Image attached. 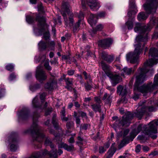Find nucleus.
I'll return each mask as SVG.
<instances>
[{"label":"nucleus","instance_id":"f257e3e1","mask_svg":"<svg viewBox=\"0 0 158 158\" xmlns=\"http://www.w3.org/2000/svg\"><path fill=\"white\" fill-rule=\"evenodd\" d=\"M150 24L147 26H144L139 23H136L134 28V31L136 32L139 33L137 36L135 40L138 44L135 45V49L133 52H130L126 55L127 59H137L139 58L140 54L142 52L143 49L140 48L142 42L145 43L148 39V33L150 31L151 29L154 25H156L158 27V19L154 17L151 18L150 22ZM145 43L143 45V47L144 46Z\"/></svg>","mask_w":158,"mask_h":158},{"label":"nucleus","instance_id":"f03ea898","mask_svg":"<svg viewBox=\"0 0 158 158\" xmlns=\"http://www.w3.org/2000/svg\"><path fill=\"white\" fill-rule=\"evenodd\" d=\"M144 69L140 68L138 72V75L136 77V81L134 85V89H137L142 93H146L151 92L158 87V75H156L154 78L153 83L152 82L147 85H143L142 86H139L140 84L143 83L146 80V75L144 73Z\"/></svg>","mask_w":158,"mask_h":158},{"label":"nucleus","instance_id":"7ed1b4c3","mask_svg":"<svg viewBox=\"0 0 158 158\" xmlns=\"http://www.w3.org/2000/svg\"><path fill=\"white\" fill-rule=\"evenodd\" d=\"M39 116L38 114L36 112L34 113L33 118V124L30 128L28 130V132L31 134L34 141L41 142L45 137V135L43 134L42 130L37 124V118Z\"/></svg>","mask_w":158,"mask_h":158},{"label":"nucleus","instance_id":"20e7f679","mask_svg":"<svg viewBox=\"0 0 158 158\" xmlns=\"http://www.w3.org/2000/svg\"><path fill=\"white\" fill-rule=\"evenodd\" d=\"M141 108H137L135 112H128L126 114V115L123 116L122 119L118 120L116 121V123L120 125H122L127 127L129 126L130 123V121L133 119L134 117H136L139 119H141L143 116V111H141Z\"/></svg>","mask_w":158,"mask_h":158},{"label":"nucleus","instance_id":"39448f33","mask_svg":"<svg viewBox=\"0 0 158 158\" xmlns=\"http://www.w3.org/2000/svg\"><path fill=\"white\" fill-rule=\"evenodd\" d=\"M61 14L63 16L65 25L67 26H72L74 22L73 13L70 12V6L67 2H63L61 7Z\"/></svg>","mask_w":158,"mask_h":158},{"label":"nucleus","instance_id":"423d86ee","mask_svg":"<svg viewBox=\"0 0 158 158\" xmlns=\"http://www.w3.org/2000/svg\"><path fill=\"white\" fill-rule=\"evenodd\" d=\"M36 20L38 22L39 33L41 34L43 33L44 39L47 40L50 37V34L47 29L45 17L39 14L36 16Z\"/></svg>","mask_w":158,"mask_h":158},{"label":"nucleus","instance_id":"0eeeda50","mask_svg":"<svg viewBox=\"0 0 158 158\" xmlns=\"http://www.w3.org/2000/svg\"><path fill=\"white\" fill-rule=\"evenodd\" d=\"M57 149L56 148L52 149L50 152L45 149L40 152L38 151L33 152L31 156L28 158H40L41 156H46L48 155L50 157L56 156Z\"/></svg>","mask_w":158,"mask_h":158},{"label":"nucleus","instance_id":"6e6552de","mask_svg":"<svg viewBox=\"0 0 158 158\" xmlns=\"http://www.w3.org/2000/svg\"><path fill=\"white\" fill-rule=\"evenodd\" d=\"M158 6V0H148L143 5L144 10L148 13H155Z\"/></svg>","mask_w":158,"mask_h":158},{"label":"nucleus","instance_id":"1a4fd4ad","mask_svg":"<svg viewBox=\"0 0 158 158\" xmlns=\"http://www.w3.org/2000/svg\"><path fill=\"white\" fill-rule=\"evenodd\" d=\"M157 126H158V120L150 123L149 128L145 131L146 134L153 139H156L157 135L155 134L157 133Z\"/></svg>","mask_w":158,"mask_h":158},{"label":"nucleus","instance_id":"9d476101","mask_svg":"<svg viewBox=\"0 0 158 158\" xmlns=\"http://www.w3.org/2000/svg\"><path fill=\"white\" fill-rule=\"evenodd\" d=\"M18 134L16 132H12L8 137V141L10 144V150L11 152H15L17 149V145L15 144L17 141Z\"/></svg>","mask_w":158,"mask_h":158},{"label":"nucleus","instance_id":"9b49d317","mask_svg":"<svg viewBox=\"0 0 158 158\" xmlns=\"http://www.w3.org/2000/svg\"><path fill=\"white\" fill-rule=\"evenodd\" d=\"M39 94L40 98L41 100V102L40 103L38 96H36L33 99L32 102L33 106L34 108L38 109L40 108L42 103L44 102L45 99V98L46 96V93H40Z\"/></svg>","mask_w":158,"mask_h":158},{"label":"nucleus","instance_id":"f8f14e48","mask_svg":"<svg viewBox=\"0 0 158 158\" xmlns=\"http://www.w3.org/2000/svg\"><path fill=\"white\" fill-rule=\"evenodd\" d=\"M42 66L39 65L37 68L35 76L37 79L42 83L47 78V75L44 71L42 69Z\"/></svg>","mask_w":158,"mask_h":158},{"label":"nucleus","instance_id":"ddd939ff","mask_svg":"<svg viewBox=\"0 0 158 158\" xmlns=\"http://www.w3.org/2000/svg\"><path fill=\"white\" fill-rule=\"evenodd\" d=\"M49 73L52 77L50 78V81L44 85V87L45 89L51 90L56 87L57 82L54 79V76L52 75L50 72Z\"/></svg>","mask_w":158,"mask_h":158},{"label":"nucleus","instance_id":"4468645a","mask_svg":"<svg viewBox=\"0 0 158 158\" xmlns=\"http://www.w3.org/2000/svg\"><path fill=\"white\" fill-rule=\"evenodd\" d=\"M86 4L93 11H97L99 8L100 6L96 0H86Z\"/></svg>","mask_w":158,"mask_h":158},{"label":"nucleus","instance_id":"2eb2a0df","mask_svg":"<svg viewBox=\"0 0 158 158\" xmlns=\"http://www.w3.org/2000/svg\"><path fill=\"white\" fill-rule=\"evenodd\" d=\"M112 40L110 38H107L100 40L98 42L99 46L104 48L109 47L112 44Z\"/></svg>","mask_w":158,"mask_h":158},{"label":"nucleus","instance_id":"dca6fc26","mask_svg":"<svg viewBox=\"0 0 158 158\" xmlns=\"http://www.w3.org/2000/svg\"><path fill=\"white\" fill-rule=\"evenodd\" d=\"M105 61L110 63L112 62L111 60H103L100 63L102 69L104 71L106 74L107 76L110 72V71L109 66L106 64Z\"/></svg>","mask_w":158,"mask_h":158},{"label":"nucleus","instance_id":"f3484780","mask_svg":"<svg viewBox=\"0 0 158 158\" xmlns=\"http://www.w3.org/2000/svg\"><path fill=\"white\" fill-rule=\"evenodd\" d=\"M29 113V112L27 108H23L19 113V117L21 119L25 120L28 117Z\"/></svg>","mask_w":158,"mask_h":158},{"label":"nucleus","instance_id":"a211bd4d","mask_svg":"<svg viewBox=\"0 0 158 158\" xmlns=\"http://www.w3.org/2000/svg\"><path fill=\"white\" fill-rule=\"evenodd\" d=\"M117 93L119 95L122 96H126L127 93V89L125 87H124L122 85H119L117 87Z\"/></svg>","mask_w":158,"mask_h":158},{"label":"nucleus","instance_id":"6ab92c4d","mask_svg":"<svg viewBox=\"0 0 158 158\" xmlns=\"http://www.w3.org/2000/svg\"><path fill=\"white\" fill-rule=\"evenodd\" d=\"M98 19V17L96 14H91L90 18L88 20V22L90 25L93 27L96 24Z\"/></svg>","mask_w":158,"mask_h":158},{"label":"nucleus","instance_id":"aec40b11","mask_svg":"<svg viewBox=\"0 0 158 158\" xmlns=\"http://www.w3.org/2000/svg\"><path fill=\"white\" fill-rule=\"evenodd\" d=\"M112 97L107 93L104 94L102 98V100L104 101L105 104L110 106L112 102Z\"/></svg>","mask_w":158,"mask_h":158},{"label":"nucleus","instance_id":"412c9836","mask_svg":"<svg viewBox=\"0 0 158 158\" xmlns=\"http://www.w3.org/2000/svg\"><path fill=\"white\" fill-rule=\"evenodd\" d=\"M111 79L112 82L116 84L118 83L121 80L120 76L117 75H113L110 73L107 75Z\"/></svg>","mask_w":158,"mask_h":158},{"label":"nucleus","instance_id":"4be33fe9","mask_svg":"<svg viewBox=\"0 0 158 158\" xmlns=\"http://www.w3.org/2000/svg\"><path fill=\"white\" fill-rule=\"evenodd\" d=\"M56 115L54 114L53 116L52 121V123L55 128L57 130H61L60 127L59 123L58 122V120L56 118Z\"/></svg>","mask_w":158,"mask_h":158},{"label":"nucleus","instance_id":"5701e85b","mask_svg":"<svg viewBox=\"0 0 158 158\" xmlns=\"http://www.w3.org/2000/svg\"><path fill=\"white\" fill-rule=\"evenodd\" d=\"M142 125L139 124L138 126L136 129H133L131 132V133L130 135L131 137H133V139L138 134L141 130Z\"/></svg>","mask_w":158,"mask_h":158},{"label":"nucleus","instance_id":"b1692460","mask_svg":"<svg viewBox=\"0 0 158 158\" xmlns=\"http://www.w3.org/2000/svg\"><path fill=\"white\" fill-rule=\"evenodd\" d=\"M102 59H112L114 58V56L113 54L108 55L106 53L103 52L100 54Z\"/></svg>","mask_w":158,"mask_h":158},{"label":"nucleus","instance_id":"393cba45","mask_svg":"<svg viewBox=\"0 0 158 158\" xmlns=\"http://www.w3.org/2000/svg\"><path fill=\"white\" fill-rule=\"evenodd\" d=\"M48 42L41 40L38 44L39 48L40 50H45L48 48Z\"/></svg>","mask_w":158,"mask_h":158},{"label":"nucleus","instance_id":"a878e982","mask_svg":"<svg viewBox=\"0 0 158 158\" xmlns=\"http://www.w3.org/2000/svg\"><path fill=\"white\" fill-rule=\"evenodd\" d=\"M93 110L95 112H101V105L99 104L94 103L91 105Z\"/></svg>","mask_w":158,"mask_h":158},{"label":"nucleus","instance_id":"bb28decb","mask_svg":"<svg viewBox=\"0 0 158 158\" xmlns=\"http://www.w3.org/2000/svg\"><path fill=\"white\" fill-rule=\"evenodd\" d=\"M157 60H147L146 62L144 63V66L145 67L148 66H152L154 64H156L158 62Z\"/></svg>","mask_w":158,"mask_h":158},{"label":"nucleus","instance_id":"cd10ccee","mask_svg":"<svg viewBox=\"0 0 158 158\" xmlns=\"http://www.w3.org/2000/svg\"><path fill=\"white\" fill-rule=\"evenodd\" d=\"M149 56L153 57H158V50L155 48H151L149 53Z\"/></svg>","mask_w":158,"mask_h":158},{"label":"nucleus","instance_id":"c85d7f7f","mask_svg":"<svg viewBox=\"0 0 158 158\" xmlns=\"http://www.w3.org/2000/svg\"><path fill=\"white\" fill-rule=\"evenodd\" d=\"M148 16L144 12H142L139 13L138 15L137 18L139 21L144 20L146 19Z\"/></svg>","mask_w":158,"mask_h":158},{"label":"nucleus","instance_id":"c756f323","mask_svg":"<svg viewBox=\"0 0 158 158\" xmlns=\"http://www.w3.org/2000/svg\"><path fill=\"white\" fill-rule=\"evenodd\" d=\"M116 148L115 147H110V148L109 149L107 154H108L107 156L106 157V158H111L114 153L116 151Z\"/></svg>","mask_w":158,"mask_h":158},{"label":"nucleus","instance_id":"7c9ffc66","mask_svg":"<svg viewBox=\"0 0 158 158\" xmlns=\"http://www.w3.org/2000/svg\"><path fill=\"white\" fill-rule=\"evenodd\" d=\"M144 101H141L138 103L139 106L137 108H140L141 111L143 112V116L146 110V106L144 105L145 103Z\"/></svg>","mask_w":158,"mask_h":158},{"label":"nucleus","instance_id":"2f4dec72","mask_svg":"<svg viewBox=\"0 0 158 158\" xmlns=\"http://www.w3.org/2000/svg\"><path fill=\"white\" fill-rule=\"evenodd\" d=\"M73 127L74 123L73 121H69L67 122L66 124V127L67 128V130L66 131V133L70 132H71L69 131V130L73 128Z\"/></svg>","mask_w":158,"mask_h":158},{"label":"nucleus","instance_id":"473e14b6","mask_svg":"<svg viewBox=\"0 0 158 158\" xmlns=\"http://www.w3.org/2000/svg\"><path fill=\"white\" fill-rule=\"evenodd\" d=\"M65 110L64 107H63L62 110H61L60 112V116L62 120L63 121H67L68 120V117H65Z\"/></svg>","mask_w":158,"mask_h":158},{"label":"nucleus","instance_id":"72a5a7b5","mask_svg":"<svg viewBox=\"0 0 158 158\" xmlns=\"http://www.w3.org/2000/svg\"><path fill=\"white\" fill-rule=\"evenodd\" d=\"M129 130L128 129L122 130L119 133L118 135L119 136H123L125 137L128 133Z\"/></svg>","mask_w":158,"mask_h":158},{"label":"nucleus","instance_id":"f704fd0d","mask_svg":"<svg viewBox=\"0 0 158 158\" xmlns=\"http://www.w3.org/2000/svg\"><path fill=\"white\" fill-rule=\"evenodd\" d=\"M104 25L102 24H99L96 26L95 28V31L93 30L92 32L94 34H95L96 31H101L104 28Z\"/></svg>","mask_w":158,"mask_h":158},{"label":"nucleus","instance_id":"c9c22d12","mask_svg":"<svg viewBox=\"0 0 158 158\" xmlns=\"http://www.w3.org/2000/svg\"><path fill=\"white\" fill-rule=\"evenodd\" d=\"M83 73L85 77V79L87 80V81H89L90 83H92V79L90 75L88 74L85 71L83 72Z\"/></svg>","mask_w":158,"mask_h":158},{"label":"nucleus","instance_id":"e433bc0d","mask_svg":"<svg viewBox=\"0 0 158 158\" xmlns=\"http://www.w3.org/2000/svg\"><path fill=\"white\" fill-rule=\"evenodd\" d=\"M45 143L47 145H49L52 148V149L55 148H54V144L50 140V139L48 137H47L46 138L45 141Z\"/></svg>","mask_w":158,"mask_h":158},{"label":"nucleus","instance_id":"4c0bfd02","mask_svg":"<svg viewBox=\"0 0 158 158\" xmlns=\"http://www.w3.org/2000/svg\"><path fill=\"white\" fill-rule=\"evenodd\" d=\"M40 88V85L38 84H35L33 85H31L30 86V89L32 91H34Z\"/></svg>","mask_w":158,"mask_h":158},{"label":"nucleus","instance_id":"58836bf2","mask_svg":"<svg viewBox=\"0 0 158 158\" xmlns=\"http://www.w3.org/2000/svg\"><path fill=\"white\" fill-rule=\"evenodd\" d=\"M64 146V149L68 151H73L74 149V145L73 144H71L70 145H68L66 144Z\"/></svg>","mask_w":158,"mask_h":158},{"label":"nucleus","instance_id":"ea45409f","mask_svg":"<svg viewBox=\"0 0 158 158\" xmlns=\"http://www.w3.org/2000/svg\"><path fill=\"white\" fill-rule=\"evenodd\" d=\"M48 48L51 50H53L54 48L55 44L54 41H50L48 42Z\"/></svg>","mask_w":158,"mask_h":158},{"label":"nucleus","instance_id":"a19ab883","mask_svg":"<svg viewBox=\"0 0 158 158\" xmlns=\"http://www.w3.org/2000/svg\"><path fill=\"white\" fill-rule=\"evenodd\" d=\"M123 70L126 74L128 75H130L132 72H133L132 68H127L126 67L123 68Z\"/></svg>","mask_w":158,"mask_h":158},{"label":"nucleus","instance_id":"79ce46f5","mask_svg":"<svg viewBox=\"0 0 158 158\" xmlns=\"http://www.w3.org/2000/svg\"><path fill=\"white\" fill-rule=\"evenodd\" d=\"M129 141L128 140H126L125 139H124L122 141L121 143H120L118 146V147L119 149H121L125 145L129 143Z\"/></svg>","mask_w":158,"mask_h":158},{"label":"nucleus","instance_id":"37998d69","mask_svg":"<svg viewBox=\"0 0 158 158\" xmlns=\"http://www.w3.org/2000/svg\"><path fill=\"white\" fill-rule=\"evenodd\" d=\"M44 66L45 68L48 70H51V68L49 65V63L48 61L47 60H44Z\"/></svg>","mask_w":158,"mask_h":158},{"label":"nucleus","instance_id":"c03bdc74","mask_svg":"<svg viewBox=\"0 0 158 158\" xmlns=\"http://www.w3.org/2000/svg\"><path fill=\"white\" fill-rule=\"evenodd\" d=\"M81 23V20L79 19L78 22L73 27V31L74 32H76L79 30V28L80 27Z\"/></svg>","mask_w":158,"mask_h":158},{"label":"nucleus","instance_id":"a18cd8bd","mask_svg":"<svg viewBox=\"0 0 158 158\" xmlns=\"http://www.w3.org/2000/svg\"><path fill=\"white\" fill-rule=\"evenodd\" d=\"M155 108L153 107V106H146V111L145 113V114L146 115H148V111L149 112H152L155 110Z\"/></svg>","mask_w":158,"mask_h":158},{"label":"nucleus","instance_id":"49530a36","mask_svg":"<svg viewBox=\"0 0 158 158\" xmlns=\"http://www.w3.org/2000/svg\"><path fill=\"white\" fill-rule=\"evenodd\" d=\"M35 20L34 17L28 15L26 17V21L29 23H33Z\"/></svg>","mask_w":158,"mask_h":158},{"label":"nucleus","instance_id":"de8ad7c7","mask_svg":"<svg viewBox=\"0 0 158 158\" xmlns=\"http://www.w3.org/2000/svg\"><path fill=\"white\" fill-rule=\"evenodd\" d=\"M89 84L90 83L88 81H87L86 83H85V89L87 91L90 90L92 88V86Z\"/></svg>","mask_w":158,"mask_h":158},{"label":"nucleus","instance_id":"09e8293b","mask_svg":"<svg viewBox=\"0 0 158 158\" xmlns=\"http://www.w3.org/2000/svg\"><path fill=\"white\" fill-rule=\"evenodd\" d=\"M90 126V125L89 124H81L80 126L81 130H86Z\"/></svg>","mask_w":158,"mask_h":158},{"label":"nucleus","instance_id":"8fccbe9b","mask_svg":"<svg viewBox=\"0 0 158 158\" xmlns=\"http://www.w3.org/2000/svg\"><path fill=\"white\" fill-rule=\"evenodd\" d=\"M126 24L127 26L128 29H131L133 28V23L132 21L129 20L126 23Z\"/></svg>","mask_w":158,"mask_h":158},{"label":"nucleus","instance_id":"3c124183","mask_svg":"<svg viewBox=\"0 0 158 158\" xmlns=\"http://www.w3.org/2000/svg\"><path fill=\"white\" fill-rule=\"evenodd\" d=\"M129 3V6L130 8H136V6L134 0H130Z\"/></svg>","mask_w":158,"mask_h":158},{"label":"nucleus","instance_id":"603ef678","mask_svg":"<svg viewBox=\"0 0 158 158\" xmlns=\"http://www.w3.org/2000/svg\"><path fill=\"white\" fill-rule=\"evenodd\" d=\"M65 82L67 84V85H72L73 84V79L67 78L66 79H65Z\"/></svg>","mask_w":158,"mask_h":158},{"label":"nucleus","instance_id":"864d4df0","mask_svg":"<svg viewBox=\"0 0 158 158\" xmlns=\"http://www.w3.org/2000/svg\"><path fill=\"white\" fill-rule=\"evenodd\" d=\"M6 68L8 71H12L13 70L14 66L10 64H8L6 66Z\"/></svg>","mask_w":158,"mask_h":158},{"label":"nucleus","instance_id":"5fc2aeb1","mask_svg":"<svg viewBox=\"0 0 158 158\" xmlns=\"http://www.w3.org/2000/svg\"><path fill=\"white\" fill-rule=\"evenodd\" d=\"M52 108H50L47 109L45 112V115L46 116H47L48 115H49L52 112Z\"/></svg>","mask_w":158,"mask_h":158},{"label":"nucleus","instance_id":"6e6d98bb","mask_svg":"<svg viewBox=\"0 0 158 158\" xmlns=\"http://www.w3.org/2000/svg\"><path fill=\"white\" fill-rule=\"evenodd\" d=\"M98 17V19L99 18H103L104 17L106 14L105 12H102L98 13L97 14H96Z\"/></svg>","mask_w":158,"mask_h":158},{"label":"nucleus","instance_id":"4d7b16f0","mask_svg":"<svg viewBox=\"0 0 158 158\" xmlns=\"http://www.w3.org/2000/svg\"><path fill=\"white\" fill-rule=\"evenodd\" d=\"M106 151V149L104 147L101 146L99 148V153L100 154L103 153Z\"/></svg>","mask_w":158,"mask_h":158},{"label":"nucleus","instance_id":"13d9d810","mask_svg":"<svg viewBox=\"0 0 158 158\" xmlns=\"http://www.w3.org/2000/svg\"><path fill=\"white\" fill-rule=\"evenodd\" d=\"M94 100L97 104H99L100 105L102 102L100 98L98 97H95L94 98Z\"/></svg>","mask_w":158,"mask_h":158},{"label":"nucleus","instance_id":"bf43d9fd","mask_svg":"<svg viewBox=\"0 0 158 158\" xmlns=\"http://www.w3.org/2000/svg\"><path fill=\"white\" fill-rule=\"evenodd\" d=\"M58 144V148H64V146H65V145L66 144L65 143H64L63 142H61L60 143H59Z\"/></svg>","mask_w":158,"mask_h":158},{"label":"nucleus","instance_id":"052dcab7","mask_svg":"<svg viewBox=\"0 0 158 158\" xmlns=\"http://www.w3.org/2000/svg\"><path fill=\"white\" fill-rule=\"evenodd\" d=\"M50 133L54 135L55 137H57L60 135L59 133H57L56 134L55 133L54 130L53 129H50L49 131Z\"/></svg>","mask_w":158,"mask_h":158},{"label":"nucleus","instance_id":"680f3d73","mask_svg":"<svg viewBox=\"0 0 158 158\" xmlns=\"http://www.w3.org/2000/svg\"><path fill=\"white\" fill-rule=\"evenodd\" d=\"M112 118H113V119L114 120H115V124L117 125L119 127H120V126H122V125H119V124H118V123H116V121L118 120H120L121 119H122V118H120V119H118V117L117 116H114V117H112Z\"/></svg>","mask_w":158,"mask_h":158},{"label":"nucleus","instance_id":"e2e57ef3","mask_svg":"<svg viewBox=\"0 0 158 158\" xmlns=\"http://www.w3.org/2000/svg\"><path fill=\"white\" fill-rule=\"evenodd\" d=\"M127 61L131 64H138V60H127Z\"/></svg>","mask_w":158,"mask_h":158},{"label":"nucleus","instance_id":"0e129e2a","mask_svg":"<svg viewBox=\"0 0 158 158\" xmlns=\"http://www.w3.org/2000/svg\"><path fill=\"white\" fill-rule=\"evenodd\" d=\"M141 145H137L136 147L135 151L137 153L139 152L141 150Z\"/></svg>","mask_w":158,"mask_h":158},{"label":"nucleus","instance_id":"69168bd1","mask_svg":"<svg viewBox=\"0 0 158 158\" xmlns=\"http://www.w3.org/2000/svg\"><path fill=\"white\" fill-rule=\"evenodd\" d=\"M16 78V76L14 73H12L11 74H10V76L9 78L10 80H12L14 79H15Z\"/></svg>","mask_w":158,"mask_h":158},{"label":"nucleus","instance_id":"338daca9","mask_svg":"<svg viewBox=\"0 0 158 158\" xmlns=\"http://www.w3.org/2000/svg\"><path fill=\"white\" fill-rule=\"evenodd\" d=\"M74 72V70H69L67 72L69 76L73 75Z\"/></svg>","mask_w":158,"mask_h":158},{"label":"nucleus","instance_id":"774afa93","mask_svg":"<svg viewBox=\"0 0 158 158\" xmlns=\"http://www.w3.org/2000/svg\"><path fill=\"white\" fill-rule=\"evenodd\" d=\"M139 98V95L138 94H136L135 93L134 94L133 98L135 101L137 100Z\"/></svg>","mask_w":158,"mask_h":158}]
</instances>
